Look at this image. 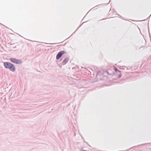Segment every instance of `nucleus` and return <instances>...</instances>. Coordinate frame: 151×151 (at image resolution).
Wrapping results in <instances>:
<instances>
[{
    "label": "nucleus",
    "mask_w": 151,
    "mask_h": 151,
    "mask_svg": "<svg viewBox=\"0 0 151 151\" xmlns=\"http://www.w3.org/2000/svg\"><path fill=\"white\" fill-rule=\"evenodd\" d=\"M4 65L5 68L9 69L11 71L14 72L15 70L14 65L11 63L5 62L4 63Z\"/></svg>",
    "instance_id": "nucleus-1"
},
{
    "label": "nucleus",
    "mask_w": 151,
    "mask_h": 151,
    "mask_svg": "<svg viewBox=\"0 0 151 151\" xmlns=\"http://www.w3.org/2000/svg\"><path fill=\"white\" fill-rule=\"evenodd\" d=\"M114 69L115 70L116 72V74L118 78H120L121 77L122 74L120 71L118 69H117L115 67H114Z\"/></svg>",
    "instance_id": "nucleus-2"
},
{
    "label": "nucleus",
    "mask_w": 151,
    "mask_h": 151,
    "mask_svg": "<svg viewBox=\"0 0 151 151\" xmlns=\"http://www.w3.org/2000/svg\"><path fill=\"white\" fill-rule=\"evenodd\" d=\"M65 52H66L65 51H61L58 52L56 56V59L57 60L59 59L62 56L63 54H65Z\"/></svg>",
    "instance_id": "nucleus-3"
},
{
    "label": "nucleus",
    "mask_w": 151,
    "mask_h": 151,
    "mask_svg": "<svg viewBox=\"0 0 151 151\" xmlns=\"http://www.w3.org/2000/svg\"><path fill=\"white\" fill-rule=\"evenodd\" d=\"M10 60L12 62L15 63H17L18 62V60L14 58H10Z\"/></svg>",
    "instance_id": "nucleus-4"
},
{
    "label": "nucleus",
    "mask_w": 151,
    "mask_h": 151,
    "mask_svg": "<svg viewBox=\"0 0 151 151\" xmlns=\"http://www.w3.org/2000/svg\"><path fill=\"white\" fill-rule=\"evenodd\" d=\"M68 61V58H65L64 60L62 62V63L63 65H65L67 63Z\"/></svg>",
    "instance_id": "nucleus-5"
},
{
    "label": "nucleus",
    "mask_w": 151,
    "mask_h": 151,
    "mask_svg": "<svg viewBox=\"0 0 151 151\" xmlns=\"http://www.w3.org/2000/svg\"><path fill=\"white\" fill-rule=\"evenodd\" d=\"M111 71V70L110 69L108 70V73H109V74H111V72H110V71Z\"/></svg>",
    "instance_id": "nucleus-6"
}]
</instances>
